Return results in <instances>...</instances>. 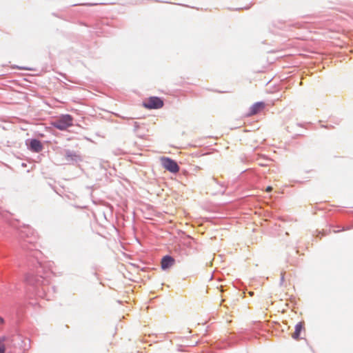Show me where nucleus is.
<instances>
[{
  "label": "nucleus",
  "instance_id": "8",
  "mask_svg": "<svg viewBox=\"0 0 353 353\" xmlns=\"http://www.w3.org/2000/svg\"><path fill=\"white\" fill-rule=\"evenodd\" d=\"M4 338L0 339V353H5V345H3Z\"/></svg>",
  "mask_w": 353,
  "mask_h": 353
},
{
  "label": "nucleus",
  "instance_id": "6",
  "mask_svg": "<svg viewBox=\"0 0 353 353\" xmlns=\"http://www.w3.org/2000/svg\"><path fill=\"white\" fill-rule=\"evenodd\" d=\"M30 148L35 152H41L43 149L42 144L37 139H32L30 143Z\"/></svg>",
  "mask_w": 353,
  "mask_h": 353
},
{
  "label": "nucleus",
  "instance_id": "1",
  "mask_svg": "<svg viewBox=\"0 0 353 353\" xmlns=\"http://www.w3.org/2000/svg\"><path fill=\"white\" fill-rule=\"evenodd\" d=\"M73 119L69 114H65L61 116L59 119L52 123L54 128L60 130H65L68 128L73 125Z\"/></svg>",
  "mask_w": 353,
  "mask_h": 353
},
{
  "label": "nucleus",
  "instance_id": "2",
  "mask_svg": "<svg viewBox=\"0 0 353 353\" xmlns=\"http://www.w3.org/2000/svg\"><path fill=\"white\" fill-rule=\"evenodd\" d=\"M161 163L164 169L172 172L176 173L179 171V166L177 163L169 157H162L160 158Z\"/></svg>",
  "mask_w": 353,
  "mask_h": 353
},
{
  "label": "nucleus",
  "instance_id": "7",
  "mask_svg": "<svg viewBox=\"0 0 353 353\" xmlns=\"http://www.w3.org/2000/svg\"><path fill=\"white\" fill-rule=\"evenodd\" d=\"M303 325L304 324L302 322H300L296 325L295 331L294 332V333L292 335L293 339H296V340L299 339L300 333L303 328Z\"/></svg>",
  "mask_w": 353,
  "mask_h": 353
},
{
  "label": "nucleus",
  "instance_id": "4",
  "mask_svg": "<svg viewBox=\"0 0 353 353\" xmlns=\"http://www.w3.org/2000/svg\"><path fill=\"white\" fill-rule=\"evenodd\" d=\"M265 108V103L263 102H257L253 104L250 108V111L248 113V116H252L258 114L261 111H262Z\"/></svg>",
  "mask_w": 353,
  "mask_h": 353
},
{
  "label": "nucleus",
  "instance_id": "10",
  "mask_svg": "<svg viewBox=\"0 0 353 353\" xmlns=\"http://www.w3.org/2000/svg\"><path fill=\"white\" fill-rule=\"evenodd\" d=\"M4 322V320L2 317H0V323L3 324Z\"/></svg>",
  "mask_w": 353,
  "mask_h": 353
},
{
  "label": "nucleus",
  "instance_id": "3",
  "mask_svg": "<svg viewBox=\"0 0 353 353\" xmlns=\"http://www.w3.org/2000/svg\"><path fill=\"white\" fill-rule=\"evenodd\" d=\"M143 105L148 109H159L163 106V101L157 97H150L143 102Z\"/></svg>",
  "mask_w": 353,
  "mask_h": 353
},
{
  "label": "nucleus",
  "instance_id": "9",
  "mask_svg": "<svg viewBox=\"0 0 353 353\" xmlns=\"http://www.w3.org/2000/svg\"><path fill=\"white\" fill-rule=\"evenodd\" d=\"M272 190V188L271 186H268L267 188H266V192H271Z\"/></svg>",
  "mask_w": 353,
  "mask_h": 353
},
{
  "label": "nucleus",
  "instance_id": "5",
  "mask_svg": "<svg viewBox=\"0 0 353 353\" xmlns=\"http://www.w3.org/2000/svg\"><path fill=\"white\" fill-rule=\"evenodd\" d=\"M174 263V259L170 256H165L161 260V268L163 270L170 268Z\"/></svg>",
  "mask_w": 353,
  "mask_h": 353
}]
</instances>
